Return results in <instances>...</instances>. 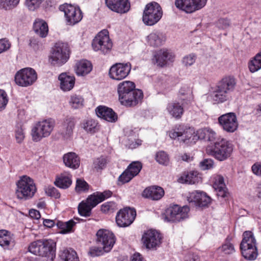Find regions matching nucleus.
<instances>
[{"label":"nucleus","instance_id":"53","mask_svg":"<svg viewBox=\"0 0 261 261\" xmlns=\"http://www.w3.org/2000/svg\"><path fill=\"white\" fill-rule=\"evenodd\" d=\"M44 0H26L27 7L31 11H34L39 7Z\"/></svg>","mask_w":261,"mask_h":261},{"label":"nucleus","instance_id":"13","mask_svg":"<svg viewBox=\"0 0 261 261\" xmlns=\"http://www.w3.org/2000/svg\"><path fill=\"white\" fill-rule=\"evenodd\" d=\"M59 9L64 12L68 25H74L81 21L83 17V13L78 6L64 4L60 6Z\"/></svg>","mask_w":261,"mask_h":261},{"label":"nucleus","instance_id":"42","mask_svg":"<svg viewBox=\"0 0 261 261\" xmlns=\"http://www.w3.org/2000/svg\"><path fill=\"white\" fill-rule=\"evenodd\" d=\"M108 163V160L106 157L101 156L93 161V167L97 172L101 171L104 169Z\"/></svg>","mask_w":261,"mask_h":261},{"label":"nucleus","instance_id":"38","mask_svg":"<svg viewBox=\"0 0 261 261\" xmlns=\"http://www.w3.org/2000/svg\"><path fill=\"white\" fill-rule=\"evenodd\" d=\"M60 257L62 261H80L77 253L71 248L64 250Z\"/></svg>","mask_w":261,"mask_h":261},{"label":"nucleus","instance_id":"64","mask_svg":"<svg viewBox=\"0 0 261 261\" xmlns=\"http://www.w3.org/2000/svg\"><path fill=\"white\" fill-rule=\"evenodd\" d=\"M216 133L212 129L207 128V134L205 141H213L216 139Z\"/></svg>","mask_w":261,"mask_h":261},{"label":"nucleus","instance_id":"50","mask_svg":"<svg viewBox=\"0 0 261 261\" xmlns=\"http://www.w3.org/2000/svg\"><path fill=\"white\" fill-rule=\"evenodd\" d=\"M211 199L206 194L203 192H201V196L199 199V202H198L196 206L205 207L207 206L211 202Z\"/></svg>","mask_w":261,"mask_h":261},{"label":"nucleus","instance_id":"14","mask_svg":"<svg viewBox=\"0 0 261 261\" xmlns=\"http://www.w3.org/2000/svg\"><path fill=\"white\" fill-rule=\"evenodd\" d=\"M37 79V74L34 69L24 68L18 71L15 75V83L21 87H27L33 85Z\"/></svg>","mask_w":261,"mask_h":261},{"label":"nucleus","instance_id":"27","mask_svg":"<svg viewBox=\"0 0 261 261\" xmlns=\"http://www.w3.org/2000/svg\"><path fill=\"white\" fill-rule=\"evenodd\" d=\"M92 63L87 60H82L76 63L75 71L79 76H85L92 70Z\"/></svg>","mask_w":261,"mask_h":261},{"label":"nucleus","instance_id":"18","mask_svg":"<svg viewBox=\"0 0 261 261\" xmlns=\"http://www.w3.org/2000/svg\"><path fill=\"white\" fill-rule=\"evenodd\" d=\"M136 216V212L135 209L126 207L120 210L117 213L116 222L119 227H125L134 222Z\"/></svg>","mask_w":261,"mask_h":261},{"label":"nucleus","instance_id":"40","mask_svg":"<svg viewBox=\"0 0 261 261\" xmlns=\"http://www.w3.org/2000/svg\"><path fill=\"white\" fill-rule=\"evenodd\" d=\"M251 72H255L261 69V51L258 53L248 63Z\"/></svg>","mask_w":261,"mask_h":261},{"label":"nucleus","instance_id":"54","mask_svg":"<svg viewBox=\"0 0 261 261\" xmlns=\"http://www.w3.org/2000/svg\"><path fill=\"white\" fill-rule=\"evenodd\" d=\"M196 58L197 57L195 54H190L183 58L182 63L186 66H190L195 63Z\"/></svg>","mask_w":261,"mask_h":261},{"label":"nucleus","instance_id":"35","mask_svg":"<svg viewBox=\"0 0 261 261\" xmlns=\"http://www.w3.org/2000/svg\"><path fill=\"white\" fill-rule=\"evenodd\" d=\"M175 6L187 13H191L195 11V7L193 5L192 0H176Z\"/></svg>","mask_w":261,"mask_h":261},{"label":"nucleus","instance_id":"55","mask_svg":"<svg viewBox=\"0 0 261 261\" xmlns=\"http://www.w3.org/2000/svg\"><path fill=\"white\" fill-rule=\"evenodd\" d=\"M8 102V97L7 93L5 90L0 89V111L5 108Z\"/></svg>","mask_w":261,"mask_h":261},{"label":"nucleus","instance_id":"58","mask_svg":"<svg viewBox=\"0 0 261 261\" xmlns=\"http://www.w3.org/2000/svg\"><path fill=\"white\" fill-rule=\"evenodd\" d=\"M230 25V21L226 18H220L216 22V26L220 29H226Z\"/></svg>","mask_w":261,"mask_h":261},{"label":"nucleus","instance_id":"57","mask_svg":"<svg viewBox=\"0 0 261 261\" xmlns=\"http://www.w3.org/2000/svg\"><path fill=\"white\" fill-rule=\"evenodd\" d=\"M45 193L48 196L56 199L60 197V194L58 190L53 186H48L45 189Z\"/></svg>","mask_w":261,"mask_h":261},{"label":"nucleus","instance_id":"15","mask_svg":"<svg viewBox=\"0 0 261 261\" xmlns=\"http://www.w3.org/2000/svg\"><path fill=\"white\" fill-rule=\"evenodd\" d=\"M116 238L111 231L106 229H100L96 233V243L99 246H102L105 252H110L113 248Z\"/></svg>","mask_w":261,"mask_h":261},{"label":"nucleus","instance_id":"12","mask_svg":"<svg viewBox=\"0 0 261 261\" xmlns=\"http://www.w3.org/2000/svg\"><path fill=\"white\" fill-rule=\"evenodd\" d=\"M190 208L187 205L181 207L177 204L170 205L165 213V220L170 222H178L188 217Z\"/></svg>","mask_w":261,"mask_h":261},{"label":"nucleus","instance_id":"1","mask_svg":"<svg viewBox=\"0 0 261 261\" xmlns=\"http://www.w3.org/2000/svg\"><path fill=\"white\" fill-rule=\"evenodd\" d=\"M236 84V80L233 76L223 77L211 88L209 97L215 103H221L227 101L231 93L234 90Z\"/></svg>","mask_w":261,"mask_h":261},{"label":"nucleus","instance_id":"25","mask_svg":"<svg viewBox=\"0 0 261 261\" xmlns=\"http://www.w3.org/2000/svg\"><path fill=\"white\" fill-rule=\"evenodd\" d=\"M15 244L13 235L8 230H0V246L4 249H10Z\"/></svg>","mask_w":261,"mask_h":261},{"label":"nucleus","instance_id":"46","mask_svg":"<svg viewBox=\"0 0 261 261\" xmlns=\"http://www.w3.org/2000/svg\"><path fill=\"white\" fill-rule=\"evenodd\" d=\"M135 176L130 173L127 168L121 173L118 178V184H124L128 182Z\"/></svg>","mask_w":261,"mask_h":261},{"label":"nucleus","instance_id":"61","mask_svg":"<svg viewBox=\"0 0 261 261\" xmlns=\"http://www.w3.org/2000/svg\"><path fill=\"white\" fill-rule=\"evenodd\" d=\"M251 170L254 174L261 177V162H256L251 167Z\"/></svg>","mask_w":261,"mask_h":261},{"label":"nucleus","instance_id":"59","mask_svg":"<svg viewBox=\"0 0 261 261\" xmlns=\"http://www.w3.org/2000/svg\"><path fill=\"white\" fill-rule=\"evenodd\" d=\"M3 8L5 9H11L15 7L19 2V0H3Z\"/></svg>","mask_w":261,"mask_h":261},{"label":"nucleus","instance_id":"5","mask_svg":"<svg viewBox=\"0 0 261 261\" xmlns=\"http://www.w3.org/2000/svg\"><path fill=\"white\" fill-rule=\"evenodd\" d=\"M16 185L15 195L20 200L26 201L32 198L37 191L34 180L27 175L21 176Z\"/></svg>","mask_w":261,"mask_h":261},{"label":"nucleus","instance_id":"29","mask_svg":"<svg viewBox=\"0 0 261 261\" xmlns=\"http://www.w3.org/2000/svg\"><path fill=\"white\" fill-rule=\"evenodd\" d=\"M147 42L153 47H158L162 45L165 41V36L159 32H152L147 36Z\"/></svg>","mask_w":261,"mask_h":261},{"label":"nucleus","instance_id":"39","mask_svg":"<svg viewBox=\"0 0 261 261\" xmlns=\"http://www.w3.org/2000/svg\"><path fill=\"white\" fill-rule=\"evenodd\" d=\"M192 91L190 88L187 86H184L179 91L180 99L183 101L182 105L188 104L192 101Z\"/></svg>","mask_w":261,"mask_h":261},{"label":"nucleus","instance_id":"60","mask_svg":"<svg viewBox=\"0 0 261 261\" xmlns=\"http://www.w3.org/2000/svg\"><path fill=\"white\" fill-rule=\"evenodd\" d=\"M15 138L18 143H21L24 138L23 130L21 127H17L15 130Z\"/></svg>","mask_w":261,"mask_h":261},{"label":"nucleus","instance_id":"7","mask_svg":"<svg viewBox=\"0 0 261 261\" xmlns=\"http://www.w3.org/2000/svg\"><path fill=\"white\" fill-rule=\"evenodd\" d=\"M233 145L226 139H218L209 149L210 154L219 161H223L229 158L233 151Z\"/></svg>","mask_w":261,"mask_h":261},{"label":"nucleus","instance_id":"3","mask_svg":"<svg viewBox=\"0 0 261 261\" xmlns=\"http://www.w3.org/2000/svg\"><path fill=\"white\" fill-rule=\"evenodd\" d=\"M134 83L123 81L117 87L119 100L120 103L126 107H134L140 102L143 98L142 90L136 89Z\"/></svg>","mask_w":261,"mask_h":261},{"label":"nucleus","instance_id":"6","mask_svg":"<svg viewBox=\"0 0 261 261\" xmlns=\"http://www.w3.org/2000/svg\"><path fill=\"white\" fill-rule=\"evenodd\" d=\"M242 256L247 260H254L258 256L256 241L253 233L245 231L240 245Z\"/></svg>","mask_w":261,"mask_h":261},{"label":"nucleus","instance_id":"8","mask_svg":"<svg viewBox=\"0 0 261 261\" xmlns=\"http://www.w3.org/2000/svg\"><path fill=\"white\" fill-rule=\"evenodd\" d=\"M69 58V49L67 43L58 42L50 51L49 61L55 66H61L64 64Z\"/></svg>","mask_w":261,"mask_h":261},{"label":"nucleus","instance_id":"23","mask_svg":"<svg viewBox=\"0 0 261 261\" xmlns=\"http://www.w3.org/2000/svg\"><path fill=\"white\" fill-rule=\"evenodd\" d=\"M164 189L161 187L152 186L146 188L143 192V197L153 200H158L164 195Z\"/></svg>","mask_w":261,"mask_h":261},{"label":"nucleus","instance_id":"45","mask_svg":"<svg viewBox=\"0 0 261 261\" xmlns=\"http://www.w3.org/2000/svg\"><path fill=\"white\" fill-rule=\"evenodd\" d=\"M100 198V196L98 195V192H97L89 196L87 198L86 202L90 206L93 208L98 204L102 202Z\"/></svg>","mask_w":261,"mask_h":261},{"label":"nucleus","instance_id":"11","mask_svg":"<svg viewBox=\"0 0 261 261\" xmlns=\"http://www.w3.org/2000/svg\"><path fill=\"white\" fill-rule=\"evenodd\" d=\"M112 46L113 43L110 38L109 32L105 29L99 32L92 42L93 50L103 55L109 54Z\"/></svg>","mask_w":261,"mask_h":261},{"label":"nucleus","instance_id":"63","mask_svg":"<svg viewBox=\"0 0 261 261\" xmlns=\"http://www.w3.org/2000/svg\"><path fill=\"white\" fill-rule=\"evenodd\" d=\"M10 44L8 40L3 39L0 40V54L8 49Z\"/></svg>","mask_w":261,"mask_h":261},{"label":"nucleus","instance_id":"22","mask_svg":"<svg viewBox=\"0 0 261 261\" xmlns=\"http://www.w3.org/2000/svg\"><path fill=\"white\" fill-rule=\"evenodd\" d=\"M97 116L108 122H115L118 119L117 114L111 109L103 106H98L96 109Z\"/></svg>","mask_w":261,"mask_h":261},{"label":"nucleus","instance_id":"47","mask_svg":"<svg viewBox=\"0 0 261 261\" xmlns=\"http://www.w3.org/2000/svg\"><path fill=\"white\" fill-rule=\"evenodd\" d=\"M142 168V165L141 163L136 161L130 163L127 167V169L130 173H133L134 176H136L139 173Z\"/></svg>","mask_w":261,"mask_h":261},{"label":"nucleus","instance_id":"44","mask_svg":"<svg viewBox=\"0 0 261 261\" xmlns=\"http://www.w3.org/2000/svg\"><path fill=\"white\" fill-rule=\"evenodd\" d=\"M92 207L86 202H81L78 206V212L79 214L84 217H89L91 215Z\"/></svg>","mask_w":261,"mask_h":261},{"label":"nucleus","instance_id":"31","mask_svg":"<svg viewBox=\"0 0 261 261\" xmlns=\"http://www.w3.org/2000/svg\"><path fill=\"white\" fill-rule=\"evenodd\" d=\"M33 29L35 32L42 38L45 37L48 34V25L43 20L36 19L34 22Z\"/></svg>","mask_w":261,"mask_h":261},{"label":"nucleus","instance_id":"48","mask_svg":"<svg viewBox=\"0 0 261 261\" xmlns=\"http://www.w3.org/2000/svg\"><path fill=\"white\" fill-rule=\"evenodd\" d=\"M201 191H195L190 193L188 200L190 203H193L196 206L201 196Z\"/></svg>","mask_w":261,"mask_h":261},{"label":"nucleus","instance_id":"28","mask_svg":"<svg viewBox=\"0 0 261 261\" xmlns=\"http://www.w3.org/2000/svg\"><path fill=\"white\" fill-rule=\"evenodd\" d=\"M72 176L68 173H63L57 176L54 182L55 185L61 188L66 189L72 184Z\"/></svg>","mask_w":261,"mask_h":261},{"label":"nucleus","instance_id":"10","mask_svg":"<svg viewBox=\"0 0 261 261\" xmlns=\"http://www.w3.org/2000/svg\"><path fill=\"white\" fill-rule=\"evenodd\" d=\"M163 16L161 6L156 2H152L147 4L144 9L142 21L148 26H152L157 23Z\"/></svg>","mask_w":261,"mask_h":261},{"label":"nucleus","instance_id":"9","mask_svg":"<svg viewBox=\"0 0 261 261\" xmlns=\"http://www.w3.org/2000/svg\"><path fill=\"white\" fill-rule=\"evenodd\" d=\"M55 126L51 119H45L36 123L32 127L31 136L34 142H38L44 138L48 137Z\"/></svg>","mask_w":261,"mask_h":261},{"label":"nucleus","instance_id":"24","mask_svg":"<svg viewBox=\"0 0 261 261\" xmlns=\"http://www.w3.org/2000/svg\"><path fill=\"white\" fill-rule=\"evenodd\" d=\"M58 79L60 81V88L64 92L70 91L74 86L75 80L73 75L62 73L59 75Z\"/></svg>","mask_w":261,"mask_h":261},{"label":"nucleus","instance_id":"62","mask_svg":"<svg viewBox=\"0 0 261 261\" xmlns=\"http://www.w3.org/2000/svg\"><path fill=\"white\" fill-rule=\"evenodd\" d=\"M195 7V11L203 8L206 4L207 0H192Z\"/></svg>","mask_w":261,"mask_h":261},{"label":"nucleus","instance_id":"43","mask_svg":"<svg viewBox=\"0 0 261 261\" xmlns=\"http://www.w3.org/2000/svg\"><path fill=\"white\" fill-rule=\"evenodd\" d=\"M84 101V98L81 96L75 94L71 96L69 103L72 108L77 109L83 107Z\"/></svg>","mask_w":261,"mask_h":261},{"label":"nucleus","instance_id":"17","mask_svg":"<svg viewBox=\"0 0 261 261\" xmlns=\"http://www.w3.org/2000/svg\"><path fill=\"white\" fill-rule=\"evenodd\" d=\"M218 122L222 129L227 133H232L238 127V122L234 113L230 112L221 115L218 118Z\"/></svg>","mask_w":261,"mask_h":261},{"label":"nucleus","instance_id":"33","mask_svg":"<svg viewBox=\"0 0 261 261\" xmlns=\"http://www.w3.org/2000/svg\"><path fill=\"white\" fill-rule=\"evenodd\" d=\"M75 224L76 223L72 219L66 222L58 220L56 225L60 229V233L61 234H67L73 231V228Z\"/></svg>","mask_w":261,"mask_h":261},{"label":"nucleus","instance_id":"16","mask_svg":"<svg viewBox=\"0 0 261 261\" xmlns=\"http://www.w3.org/2000/svg\"><path fill=\"white\" fill-rule=\"evenodd\" d=\"M131 69L132 66L129 62L117 63L110 67L109 74L111 79L120 81L128 76Z\"/></svg>","mask_w":261,"mask_h":261},{"label":"nucleus","instance_id":"41","mask_svg":"<svg viewBox=\"0 0 261 261\" xmlns=\"http://www.w3.org/2000/svg\"><path fill=\"white\" fill-rule=\"evenodd\" d=\"M155 160L160 165L168 166L170 164V158L168 154L164 151H159L156 153Z\"/></svg>","mask_w":261,"mask_h":261},{"label":"nucleus","instance_id":"49","mask_svg":"<svg viewBox=\"0 0 261 261\" xmlns=\"http://www.w3.org/2000/svg\"><path fill=\"white\" fill-rule=\"evenodd\" d=\"M226 186L224 181V178L220 175H217L214 177L213 179V187L215 189H220Z\"/></svg>","mask_w":261,"mask_h":261},{"label":"nucleus","instance_id":"21","mask_svg":"<svg viewBox=\"0 0 261 261\" xmlns=\"http://www.w3.org/2000/svg\"><path fill=\"white\" fill-rule=\"evenodd\" d=\"M107 6L112 11L119 14L127 12L130 7L128 0H105Z\"/></svg>","mask_w":261,"mask_h":261},{"label":"nucleus","instance_id":"2","mask_svg":"<svg viewBox=\"0 0 261 261\" xmlns=\"http://www.w3.org/2000/svg\"><path fill=\"white\" fill-rule=\"evenodd\" d=\"M169 137L172 139H177L179 141L188 145L195 143L198 139L205 140L207 134V128L198 130L195 134L191 127H187L182 124L176 125L168 132Z\"/></svg>","mask_w":261,"mask_h":261},{"label":"nucleus","instance_id":"56","mask_svg":"<svg viewBox=\"0 0 261 261\" xmlns=\"http://www.w3.org/2000/svg\"><path fill=\"white\" fill-rule=\"evenodd\" d=\"M105 252L102 246L92 247L90 248L89 254L92 257L100 256Z\"/></svg>","mask_w":261,"mask_h":261},{"label":"nucleus","instance_id":"20","mask_svg":"<svg viewBox=\"0 0 261 261\" xmlns=\"http://www.w3.org/2000/svg\"><path fill=\"white\" fill-rule=\"evenodd\" d=\"M174 58V54L171 50L163 48L153 53L151 61L154 64L163 67L168 62H172Z\"/></svg>","mask_w":261,"mask_h":261},{"label":"nucleus","instance_id":"37","mask_svg":"<svg viewBox=\"0 0 261 261\" xmlns=\"http://www.w3.org/2000/svg\"><path fill=\"white\" fill-rule=\"evenodd\" d=\"M82 127L88 133L94 134L99 129L98 122L93 119L84 120L82 123Z\"/></svg>","mask_w":261,"mask_h":261},{"label":"nucleus","instance_id":"52","mask_svg":"<svg viewBox=\"0 0 261 261\" xmlns=\"http://www.w3.org/2000/svg\"><path fill=\"white\" fill-rule=\"evenodd\" d=\"M88 184L82 179H77L76 182L75 190L78 192H84L88 190Z\"/></svg>","mask_w":261,"mask_h":261},{"label":"nucleus","instance_id":"32","mask_svg":"<svg viewBox=\"0 0 261 261\" xmlns=\"http://www.w3.org/2000/svg\"><path fill=\"white\" fill-rule=\"evenodd\" d=\"M199 177L197 171L184 173L179 178L178 181L182 184H195L199 181Z\"/></svg>","mask_w":261,"mask_h":261},{"label":"nucleus","instance_id":"51","mask_svg":"<svg viewBox=\"0 0 261 261\" xmlns=\"http://www.w3.org/2000/svg\"><path fill=\"white\" fill-rule=\"evenodd\" d=\"M214 161L211 159H205L199 164V167L202 170H210L213 168Z\"/></svg>","mask_w":261,"mask_h":261},{"label":"nucleus","instance_id":"36","mask_svg":"<svg viewBox=\"0 0 261 261\" xmlns=\"http://www.w3.org/2000/svg\"><path fill=\"white\" fill-rule=\"evenodd\" d=\"M231 237L227 236L225 239L223 244L218 248V251L221 252L225 255H229L235 252L234 245L231 243Z\"/></svg>","mask_w":261,"mask_h":261},{"label":"nucleus","instance_id":"4","mask_svg":"<svg viewBox=\"0 0 261 261\" xmlns=\"http://www.w3.org/2000/svg\"><path fill=\"white\" fill-rule=\"evenodd\" d=\"M56 243L51 239L39 240L32 242L28 250L31 253L38 256L47 257L53 259L56 256Z\"/></svg>","mask_w":261,"mask_h":261},{"label":"nucleus","instance_id":"19","mask_svg":"<svg viewBox=\"0 0 261 261\" xmlns=\"http://www.w3.org/2000/svg\"><path fill=\"white\" fill-rule=\"evenodd\" d=\"M161 234L156 230L149 229L145 232L142 241L148 249H156L161 244Z\"/></svg>","mask_w":261,"mask_h":261},{"label":"nucleus","instance_id":"30","mask_svg":"<svg viewBox=\"0 0 261 261\" xmlns=\"http://www.w3.org/2000/svg\"><path fill=\"white\" fill-rule=\"evenodd\" d=\"M166 110L172 117L176 119L181 118L184 113L183 107L178 102H172L169 103Z\"/></svg>","mask_w":261,"mask_h":261},{"label":"nucleus","instance_id":"34","mask_svg":"<svg viewBox=\"0 0 261 261\" xmlns=\"http://www.w3.org/2000/svg\"><path fill=\"white\" fill-rule=\"evenodd\" d=\"M75 121L72 118H67L62 124V134L65 137H69L72 134L73 129L74 128Z\"/></svg>","mask_w":261,"mask_h":261},{"label":"nucleus","instance_id":"26","mask_svg":"<svg viewBox=\"0 0 261 261\" xmlns=\"http://www.w3.org/2000/svg\"><path fill=\"white\" fill-rule=\"evenodd\" d=\"M63 160L65 166L72 169H76L80 166V158L74 152H70L65 154Z\"/></svg>","mask_w":261,"mask_h":261}]
</instances>
